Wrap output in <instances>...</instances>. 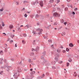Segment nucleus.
I'll return each instance as SVG.
<instances>
[{"mask_svg": "<svg viewBox=\"0 0 79 79\" xmlns=\"http://www.w3.org/2000/svg\"><path fill=\"white\" fill-rule=\"evenodd\" d=\"M55 61H52L51 62V64H53V65L55 64L56 62H57V61H58V59L57 58V57H59V56H58V55L57 54H55Z\"/></svg>", "mask_w": 79, "mask_h": 79, "instance_id": "obj_1", "label": "nucleus"}, {"mask_svg": "<svg viewBox=\"0 0 79 79\" xmlns=\"http://www.w3.org/2000/svg\"><path fill=\"white\" fill-rule=\"evenodd\" d=\"M44 56H41V59L42 60H44V62L43 63H41V64L42 65H44V64H46L47 65H49V64L48 63V62L46 61V60H44Z\"/></svg>", "mask_w": 79, "mask_h": 79, "instance_id": "obj_2", "label": "nucleus"}, {"mask_svg": "<svg viewBox=\"0 0 79 79\" xmlns=\"http://www.w3.org/2000/svg\"><path fill=\"white\" fill-rule=\"evenodd\" d=\"M36 31L40 32L38 33L39 35H41V34H42V32L43 31V29L38 28L37 29H36Z\"/></svg>", "mask_w": 79, "mask_h": 79, "instance_id": "obj_3", "label": "nucleus"}, {"mask_svg": "<svg viewBox=\"0 0 79 79\" xmlns=\"http://www.w3.org/2000/svg\"><path fill=\"white\" fill-rule=\"evenodd\" d=\"M53 16L54 17H57L58 16L59 17V16H60V14H58L56 12H55L53 14Z\"/></svg>", "mask_w": 79, "mask_h": 79, "instance_id": "obj_4", "label": "nucleus"}, {"mask_svg": "<svg viewBox=\"0 0 79 79\" xmlns=\"http://www.w3.org/2000/svg\"><path fill=\"white\" fill-rule=\"evenodd\" d=\"M36 3H39V2L38 1H36L34 2H33L31 3V4L33 5H34Z\"/></svg>", "mask_w": 79, "mask_h": 79, "instance_id": "obj_5", "label": "nucleus"}, {"mask_svg": "<svg viewBox=\"0 0 79 79\" xmlns=\"http://www.w3.org/2000/svg\"><path fill=\"white\" fill-rule=\"evenodd\" d=\"M40 5L41 7H42L43 6V1H41L40 2Z\"/></svg>", "mask_w": 79, "mask_h": 79, "instance_id": "obj_6", "label": "nucleus"}, {"mask_svg": "<svg viewBox=\"0 0 79 79\" xmlns=\"http://www.w3.org/2000/svg\"><path fill=\"white\" fill-rule=\"evenodd\" d=\"M17 74V73H15L13 75V76L14 77L15 79H18V76H16V75Z\"/></svg>", "mask_w": 79, "mask_h": 79, "instance_id": "obj_7", "label": "nucleus"}, {"mask_svg": "<svg viewBox=\"0 0 79 79\" xmlns=\"http://www.w3.org/2000/svg\"><path fill=\"white\" fill-rule=\"evenodd\" d=\"M39 50V47L37 46L35 49V51H36V52H38Z\"/></svg>", "mask_w": 79, "mask_h": 79, "instance_id": "obj_8", "label": "nucleus"}, {"mask_svg": "<svg viewBox=\"0 0 79 79\" xmlns=\"http://www.w3.org/2000/svg\"><path fill=\"white\" fill-rule=\"evenodd\" d=\"M7 68L8 69V70H7V71H9V70H10V69H11V66L8 67Z\"/></svg>", "mask_w": 79, "mask_h": 79, "instance_id": "obj_9", "label": "nucleus"}, {"mask_svg": "<svg viewBox=\"0 0 79 79\" xmlns=\"http://www.w3.org/2000/svg\"><path fill=\"white\" fill-rule=\"evenodd\" d=\"M69 46L70 47H73L74 46V45L73 44L71 43L69 45Z\"/></svg>", "mask_w": 79, "mask_h": 79, "instance_id": "obj_10", "label": "nucleus"}, {"mask_svg": "<svg viewBox=\"0 0 79 79\" xmlns=\"http://www.w3.org/2000/svg\"><path fill=\"white\" fill-rule=\"evenodd\" d=\"M64 20H63V19H60V22L61 23H64Z\"/></svg>", "mask_w": 79, "mask_h": 79, "instance_id": "obj_11", "label": "nucleus"}, {"mask_svg": "<svg viewBox=\"0 0 79 79\" xmlns=\"http://www.w3.org/2000/svg\"><path fill=\"white\" fill-rule=\"evenodd\" d=\"M39 16H40V15H38V14H37L35 15V18H39Z\"/></svg>", "mask_w": 79, "mask_h": 79, "instance_id": "obj_12", "label": "nucleus"}, {"mask_svg": "<svg viewBox=\"0 0 79 79\" xmlns=\"http://www.w3.org/2000/svg\"><path fill=\"white\" fill-rule=\"evenodd\" d=\"M13 25H10L9 28L10 29H12V28H13Z\"/></svg>", "mask_w": 79, "mask_h": 79, "instance_id": "obj_13", "label": "nucleus"}, {"mask_svg": "<svg viewBox=\"0 0 79 79\" xmlns=\"http://www.w3.org/2000/svg\"><path fill=\"white\" fill-rule=\"evenodd\" d=\"M73 76H74L75 77H76V76H77V74L76 73V72H75L74 73Z\"/></svg>", "mask_w": 79, "mask_h": 79, "instance_id": "obj_14", "label": "nucleus"}, {"mask_svg": "<svg viewBox=\"0 0 79 79\" xmlns=\"http://www.w3.org/2000/svg\"><path fill=\"white\" fill-rule=\"evenodd\" d=\"M49 2V3H53V0H50Z\"/></svg>", "mask_w": 79, "mask_h": 79, "instance_id": "obj_15", "label": "nucleus"}, {"mask_svg": "<svg viewBox=\"0 0 79 79\" xmlns=\"http://www.w3.org/2000/svg\"><path fill=\"white\" fill-rule=\"evenodd\" d=\"M28 3V2L27 1H23V3H24V4H26V3Z\"/></svg>", "mask_w": 79, "mask_h": 79, "instance_id": "obj_16", "label": "nucleus"}, {"mask_svg": "<svg viewBox=\"0 0 79 79\" xmlns=\"http://www.w3.org/2000/svg\"><path fill=\"white\" fill-rule=\"evenodd\" d=\"M23 37H26L27 36V34H23Z\"/></svg>", "mask_w": 79, "mask_h": 79, "instance_id": "obj_17", "label": "nucleus"}, {"mask_svg": "<svg viewBox=\"0 0 79 79\" xmlns=\"http://www.w3.org/2000/svg\"><path fill=\"white\" fill-rule=\"evenodd\" d=\"M35 40H34L33 41V44L34 45H35Z\"/></svg>", "mask_w": 79, "mask_h": 79, "instance_id": "obj_18", "label": "nucleus"}, {"mask_svg": "<svg viewBox=\"0 0 79 79\" xmlns=\"http://www.w3.org/2000/svg\"><path fill=\"white\" fill-rule=\"evenodd\" d=\"M25 28H26V29H28L29 28V27H28V26L26 25L25 27Z\"/></svg>", "mask_w": 79, "mask_h": 79, "instance_id": "obj_19", "label": "nucleus"}, {"mask_svg": "<svg viewBox=\"0 0 79 79\" xmlns=\"http://www.w3.org/2000/svg\"><path fill=\"white\" fill-rule=\"evenodd\" d=\"M2 26L3 27H4V26H5V24L3 22L2 23Z\"/></svg>", "mask_w": 79, "mask_h": 79, "instance_id": "obj_20", "label": "nucleus"}, {"mask_svg": "<svg viewBox=\"0 0 79 79\" xmlns=\"http://www.w3.org/2000/svg\"><path fill=\"white\" fill-rule=\"evenodd\" d=\"M3 29V27L2 26V25L0 24V29Z\"/></svg>", "mask_w": 79, "mask_h": 79, "instance_id": "obj_21", "label": "nucleus"}, {"mask_svg": "<svg viewBox=\"0 0 79 79\" xmlns=\"http://www.w3.org/2000/svg\"><path fill=\"white\" fill-rule=\"evenodd\" d=\"M34 32V31H33V33L34 35H35V34H36V35H37V34L36 33Z\"/></svg>", "mask_w": 79, "mask_h": 79, "instance_id": "obj_22", "label": "nucleus"}, {"mask_svg": "<svg viewBox=\"0 0 79 79\" xmlns=\"http://www.w3.org/2000/svg\"><path fill=\"white\" fill-rule=\"evenodd\" d=\"M44 76H45V75H44V74H43L41 76V78H43L44 77Z\"/></svg>", "mask_w": 79, "mask_h": 79, "instance_id": "obj_23", "label": "nucleus"}, {"mask_svg": "<svg viewBox=\"0 0 79 79\" xmlns=\"http://www.w3.org/2000/svg\"><path fill=\"white\" fill-rule=\"evenodd\" d=\"M65 10V11H68V7H66L64 9Z\"/></svg>", "mask_w": 79, "mask_h": 79, "instance_id": "obj_24", "label": "nucleus"}, {"mask_svg": "<svg viewBox=\"0 0 79 79\" xmlns=\"http://www.w3.org/2000/svg\"><path fill=\"white\" fill-rule=\"evenodd\" d=\"M22 43L23 44H26V42H25V41L23 40Z\"/></svg>", "mask_w": 79, "mask_h": 79, "instance_id": "obj_25", "label": "nucleus"}, {"mask_svg": "<svg viewBox=\"0 0 79 79\" xmlns=\"http://www.w3.org/2000/svg\"><path fill=\"white\" fill-rule=\"evenodd\" d=\"M69 66V63L68 62L67 63V66Z\"/></svg>", "mask_w": 79, "mask_h": 79, "instance_id": "obj_26", "label": "nucleus"}, {"mask_svg": "<svg viewBox=\"0 0 79 79\" xmlns=\"http://www.w3.org/2000/svg\"><path fill=\"white\" fill-rule=\"evenodd\" d=\"M66 52H69V49L68 48H66Z\"/></svg>", "mask_w": 79, "mask_h": 79, "instance_id": "obj_27", "label": "nucleus"}, {"mask_svg": "<svg viewBox=\"0 0 79 79\" xmlns=\"http://www.w3.org/2000/svg\"><path fill=\"white\" fill-rule=\"evenodd\" d=\"M3 11V8H2L1 9H0V11Z\"/></svg>", "mask_w": 79, "mask_h": 79, "instance_id": "obj_28", "label": "nucleus"}, {"mask_svg": "<svg viewBox=\"0 0 79 79\" xmlns=\"http://www.w3.org/2000/svg\"><path fill=\"white\" fill-rule=\"evenodd\" d=\"M35 73V71H32L31 72V74H34Z\"/></svg>", "mask_w": 79, "mask_h": 79, "instance_id": "obj_29", "label": "nucleus"}, {"mask_svg": "<svg viewBox=\"0 0 79 79\" xmlns=\"http://www.w3.org/2000/svg\"><path fill=\"white\" fill-rule=\"evenodd\" d=\"M52 69H56V67H54V66H52Z\"/></svg>", "mask_w": 79, "mask_h": 79, "instance_id": "obj_30", "label": "nucleus"}, {"mask_svg": "<svg viewBox=\"0 0 79 79\" xmlns=\"http://www.w3.org/2000/svg\"><path fill=\"white\" fill-rule=\"evenodd\" d=\"M14 36H15V35H11V37L12 38V39H13V37H14Z\"/></svg>", "mask_w": 79, "mask_h": 79, "instance_id": "obj_31", "label": "nucleus"}, {"mask_svg": "<svg viewBox=\"0 0 79 79\" xmlns=\"http://www.w3.org/2000/svg\"><path fill=\"white\" fill-rule=\"evenodd\" d=\"M63 63V61H61L59 62V64H61Z\"/></svg>", "mask_w": 79, "mask_h": 79, "instance_id": "obj_32", "label": "nucleus"}, {"mask_svg": "<svg viewBox=\"0 0 79 79\" xmlns=\"http://www.w3.org/2000/svg\"><path fill=\"white\" fill-rule=\"evenodd\" d=\"M24 16L25 17V18H27V15L26 14H25L24 15Z\"/></svg>", "mask_w": 79, "mask_h": 79, "instance_id": "obj_33", "label": "nucleus"}, {"mask_svg": "<svg viewBox=\"0 0 79 79\" xmlns=\"http://www.w3.org/2000/svg\"><path fill=\"white\" fill-rule=\"evenodd\" d=\"M48 41L49 42H50V43H52V41L51 40H48Z\"/></svg>", "mask_w": 79, "mask_h": 79, "instance_id": "obj_34", "label": "nucleus"}, {"mask_svg": "<svg viewBox=\"0 0 79 79\" xmlns=\"http://www.w3.org/2000/svg\"><path fill=\"white\" fill-rule=\"evenodd\" d=\"M2 61H3V59L2 58H0V61H1V62H2Z\"/></svg>", "mask_w": 79, "mask_h": 79, "instance_id": "obj_35", "label": "nucleus"}, {"mask_svg": "<svg viewBox=\"0 0 79 79\" xmlns=\"http://www.w3.org/2000/svg\"><path fill=\"white\" fill-rule=\"evenodd\" d=\"M16 3L17 5H19V2H17Z\"/></svg>", "mask_w": 79, "mask_h": 79, "instance_id": "obj_36", "label": "nucleus"}, {"mask_svg": "<svg viewBox=\"0 0 79 79\" xmlns=\"http://www.w3.org/2000/svg\"><path fill=\"white\" fill-rule=\"evenodd\" d=\"M31 55H34V53L32 52L30 54Z\"/></svg>", "mask_w": 79, "mask_h": 79, "instance_id": "obj_37", "label": "nucleus"}, {"mask_svg": "<svg viewBox=\"0 0 79 79\" xmlns=\"http://www.w3.org/2000/svg\"><path fill=\"white\" fill-rule=\"evenodd\" d=\"M57 23L55 22L54 23L53 25H57Z\"/></svg>", "mask_w": 79, "mask_h": 79, "instance_id": "obj_38", "label": "nucleus"}, {"mask_svg": "<svg viewBox=\"0 0 79 79\" xmlns=\"http://www.w3.org/2000/svg\"><path fill=\"white\" fill-rule=\"evenodd\" d=\"M60 2V0H57V3H58Z\"/></svg>", "mask_w": 79, "mask_h": 79, "instance_id": "obj_39", "label": "nucleus"}, {"mask_svg": "<svg viewBox=\"0 0 79 79\" xmlns=\"http://www.w3.org/2000/svg\"><path fill=\"white\" fill-rule=\"evenodd\" d=\"M63 53H64L66 52V51L63 50L62 51Z\"/></svg>", "mask_w": 79, "mask_h": 79, "instance_id": "obj_40", "label": "nucleus"}, {"mask_svg": "<svg viewBox=\"0 0 79 79\" xmlns=\"http://www.w3.org/2000/svg\"><path fill=\"white\" fill-rule=\"evenodd\" d=\"M43 55L44 56L45 55V52H44L43 53Z\"/></svg>", "mask_w": 79, "mask_h": 79, "instance_id": "obj_41", "label": "nucleus"}, {"mask_svg": "<svg viewBox=\"0 0 79 79\" xmlns=\"http://www.w3.org/2000/svg\"><path fill=\"white\" fill-rule=\"evenodd\" d=\"M3 73V71H2L0 72V74H2V73Z\"/></svg>", "mask_w": 79, "mask_h": 79, "instance_id": "obj_42", "label": "nucleus"}, {"mask_svg": "<svg viewBox=\"0 0 79 79\" xmlns=\"http://www.w3.org/2000/svg\"><path fill=\"white\" fill-rule=\"evenodd\" d=\"M69 62H71V61H72V60L71 59H69Z\"/></svg>", "mask_w": 79, "mask_h": 79, "instance_id": "obj_43", "label": "nucleus"}, {"mask_svg": "<svg viewBox=\"0 0 79 79\" xmlns=\"http://www.w3.org/2000/svg\"><path fill=\"white\" fill-rule=\"evenodd\" d=\"M4 62V63H6V60L5 59L4 60H3Z\"/></svg>", "mask_w": 79, "mask_h": 79, "instance_id": "obj_44", "label": "nucleus"}, {"mask_svg": "<svg viewBox=\"0 0 79 79\" xmlns=\"http://www.w3.org/2000/svg\"><path fill=\"white\" fill-rule=\"evenodd\" d=\"M44 39H48L47 36H44Z\"/></svg>", "mask_w": 79, "mask_h": 79, "instance_id": "obj_45", "label": "nucleus"}, {"mask_svg": "<svg viewBox=\"0 0 79 79\" xmlns=\"http://www.w3.org/2000/svg\"><path fill=\"white\" fill-rule=\"evenodd\" d=\"M1 53H3V52H2V51H0V54H1Z\"/></svg>", "mask_w": 79, "mask_h": 79, "instance_id": "obj_46", "label": "nucleus"}, {"mask_svg": "<svg viewBox=\"0 0 79 79\" xmlns=\"http://www.w3.org/2000/svg\"><path fill=\"white\" fill-rule=\"evenodd\" d=\"M62 34L63 35H65V32H63Z\"/></svg>", "mask_w": 79, "mask_h": 79, "instance_id": "obj_47", "label": "nucleus"}, {"mask_svg": "<svg viewBox=\"0 0 79 79\" xmlns=\"http://www.w3.org/2000/svg\"><path fill=\"white\" fill-rule=\"evenodd\" d=\"M7 67V66H5V67H2V69L3 68L4 69H5V67Z\"/></svg>", "mask_w": 79, "mask_h": 79, "instance_id": "obj_48", "label": "nucleus"}, {"mask_svg": "<svg viewBox=\"0 0 79 79\" xmlns=\"http://www.w3.org/2000/svg\"><path fill=\"white\" fill-rule=\"evenodd\" d=\"M30 17H31V18H33V15H30Z\"/></svg>", "mask_w": 79, "mask_h": 79, "instance_id": "obj_49", "label": "nucleus"}, {"mask_svg": "<svg viewBox=\"0 0 79 79\" xmlns=\"http://www.w3.org/2000/svg\"><path fill=\"white\" fill-rule=\"evenodd\" d=\"M11 42H13V40H11L10 41V43H11Z\"/></svg>", "mask_w": 79, "mask_h": 79, "instance_id": "obj_50", "label": "nucleus"}, {"mask_svg": "<svg viewBox=\"0 0 79 79\" xmlns=\"http://www.w3.org/2000/svg\"><path fill=\"white\" fill-rule=\"evenodd\" d=\"M3 34H4V35H4V36H6V34L5 33H3Z\"/></svg>", "mask_w": 79, "mask_h": 79, "instance_id": "obj_51", "label": "nucleus"}, {"mask_svg": "<svg viewBox=\"0 0 79 79\" xmlns=\"http://www.w3.org/2000/svg\"><path fill=\"white\" fill-rule=\"evenodd\" d=\"M21 69H20V71L19 70H18V72H21Z\"/></svg>", "mask_w": 79, "mask_h": 79, "instance_id": "obj_52", "label": "nucleus"}, {"mask_svg": "<svg viewBox=\"0 0 79 79\" xmlns=\"http://www.w3.org/2000/svg\"><path fill=\"white\" fill-rule=\"evenodd\" d=\"M57 52L58 53H60V51L59 50H57Z\"/></svg>", "mask_w": 79, "mask_h": 79, "instance_id": "obj_53", "label": "nucleus"}, {"mask_svg": "<svg viewBox=\"0 0 79 79\" xmlns=\"http://www.w3.org/2000/svg\"><path fill=\"white\" fill-rule=\"evenodd\" d=\"M67 1L68 2H70V1H71V0H67Z\"/></svg>", "mask_w": 79, "mask_h": 79, "instance_id": "obj_54", "label": "nucleus"}, {"mask_svg": "<svg viewBox=\"0 0 79 79\" xmlns=\"http://www.w3.org/2000/svg\"><path fill=\"white\" fill-rule=\"evenodd\" d=\"M31 50L32 52H33V51H34H34H35V49H34L32 48Z\"/></svg>", "mask_w": 79, "mask_h": 79, "instance_id": "obj_55", "label": "nucleus"}, {"mask_svg": "<svg viewBox=\"0 0 79 79\" xmlns=\"http://www.w3.org/2000/svg\"><path fill=\"white\" fill-rule=\"evenodd\" d=\"M29 63H31V59H30L29 60Z\"/></svg>", "mask_w": 79, "mask_h": 79, "instance_id": "obj_56", "label": "nucleus"}, {"mask_svg": "<svg viewBox=\"0 0 79 79\" xmlns=\"http://www.w3.org/2000/svg\"><path fill=\"white\" fill-rule=\"evenodd\" d=\"M64 24L65 26H66V24H67V23H66V22H64Z\"/></svg>", "mask_w": 79, "mask_h": 79, "instance_id": "obj_57", "label": "nucleus"}, {"mask_svg": "<svg viewBox=\"0 0 79 79\" xmlns=\"http://www.w3.org/2000/svg\"><path fill=\"white\" fill-rule=\"evenodd\" d=\"M72 14H73V15H75V12H72Z\"/></svg>", "mask_w": 79, "mask_h": 79, "instance_id": "obj_58", "label": "nucleus"}, {"mask_svg": "<svg viewBox=\"0 0 79 79\" xmlns=\"http://www.w3.org/2000/svg\"><path fill=\"white\" fill-rule=\"evenodd\" d=\"M51 47L52 48H53V45H52Z\"/></svg>", "mask_w": 79, "mask_h": 79, "instance_id": "obj_59", "label": "nucleus"}, {"mask_svg": "<svg viewBox=\"0 0 79 79\" xmlns=\"http://www.w3.org/2000/svg\"><path fill=\"white\" fill-rule=\"evenodd\" d=\"M18 30H19V29H20V27H19L18 28Z\"/></svg>", "mask_w": 79, "mask_h": 79, "instance_id": "obj_60", "label": "nucleus"}, {"mask_svg": "<svg viewBox=\"0 0 79 79\" xmlns=\"http://www.w3.org/2000/svg\"><path fill=\"white\" fill-rule=\"evenodd\" d=\"M77 10V8H76L74 10H75V11H76V10Z\"/></svg>", "mask_w": 79, "mask_h": 79, "instance_id": "obj_61", "label": "nucleus"}, {"mask_svg": "<svg viewBox=\"0 0 79 79\" xmlns=\"http://www.w3.org/2000/svg\"><path fill=\"white\" fill-rule=\"evenodd\" d=\"M30 71H32V69H30Z\"/></svg>", "mask_w": 79, "mask_h": 79, "instance_id": "obj_62", "label": "nucleus"}, {"mask_svg": "<svg viewBox=\"0 0 79 79\" xmlns=\"http://www.w3.org/2000/svg\"><path fill=\"white\" fill-rule=\"evenodd\" d=\"M15 47H17V45H16V44H15Z\"/></svg>", "mask_w": 79, "mask_h": 79, "instance_id": "obj_63", "label": "nucleus"}, {"mask_svg": "<svg viewBox=\"0 0 79 79\" xmlns=\"http://www.w3.org/2000/svg\"><path fill=\"white\" fill-rule=\"evenodd\" d=\"M37 25H39V23H37Z\"/></svg>", "mask_w": 79, "mask_h": 79, "instance_id": "obj_64", "label": "nucleus"}]
</instances>
